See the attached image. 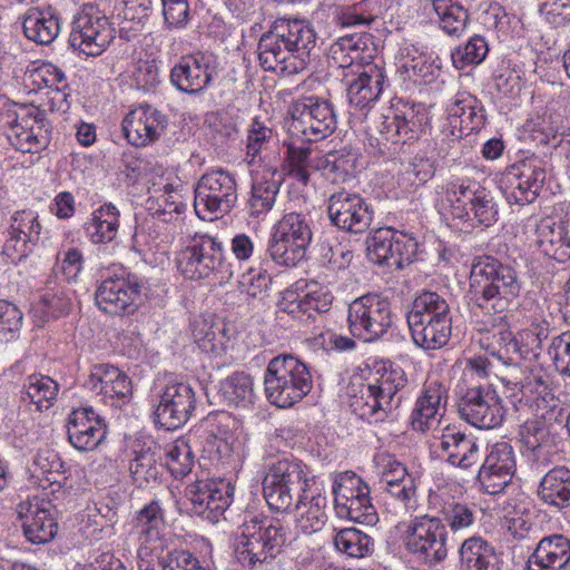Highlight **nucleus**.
<instances>
[{
    "instance_id": "473e14b6",
    "label": "nucleus",
    "mask_w": 570,
    "mask_h": 570,
    "mask_svg": "<svg viewBox=\"0 0 570 570\" xmlns=\"http://www.w3.org/2000/svg\"><path fill=\"white\" fill-rule=\"evenodd\" d=\"M283 180L284 174L275 167L268 166L262 170L252 184L247 200L250 217H258L273 208Z\"/></svg>"
},
{
    "instance_id": "39448f33",
    "label": "nucleus",
    "mask_w": 570,
    "mask_h": 570,
    "mask_svg": "<svg viewBox=\"0 0 570 570\" xmlns=\"http://www.w3.org/2000/svg\"><path fill=\"white\" fill-rule=\"evenodd\" d=\"M264 386L272 404L287 409L311 392L313 380L306 363L293 354H279L269 361L265 370Z\"/></svg>"
},
{
    "instance_id": "bf43d9fd",
    "label": "nucleus",
    "mask_w": 570,
    "mask_h": 570,
    "mask_svg": "<svg viewBox=\"0 0 570 570\" xmlns=\"http://www.w3.org/2000/svg\"><path fill=\"white\" fill-rule=\"evenodd\" d=\"M367 489L368 485L356 474L350 472L340 474L332 487L334 509L337 510L344 504H347V501L356 498L358 492Z\"/></svg>"
},
{
    "instance_id": "e433bc0d",
    "label": "nucleus",
    "mask_w": 570,
    "mask_h": 570,
    "mask_svg": "<svg viewBox=\"0 0 570 570\" xmlns=\"http://www.w3.org/2000/svg\"><path fill=\"white\" fill-rule=\"evenodd\" d=\"M407 384L405 372L401 367L384 368L383 373L371 384V391H374L377 401H380L381 412L387 416L390 412L397 409L402 402L399 392Z\"/></svg>"
},
{
    "instance_id": "f3484780",
    "label": "nucleus",
    "mask_w": 570,
    "mask_h": 570,
    "mask_svg": "<svg viewBox=\"0 0 570 570\" xmlns=\"http://www.w3.org/2000/svg\"><path fill=\"white\" fill-rule=\"evenodd\" d=\"M11 145L21 153H39L50 142V125L46 112L37 107H21L11 124Z\"/></svg>"
},
{
    "instance_id": "a211bd4d",
    "label": "nucleus",
    "mask_w": 570,
    "mask_h": 570,
    "mask_svg": "<svg viewBox=\"0 0 570 570\" xmlns=\"http://www.w3.org/2000/svg\"><path fill=\"white\" fill-rule=\"evenodd\" d=\"M327 216L337 228L361 234L368 229L373 220V210L358 194L342 190L328 198Z\"/></svg>"
},
{
    "instance_id": "69168bd1",
    "label": "nucleus",
    "mask_w": 570,
    "mask_h": 570,
    "mask_svg": "<svg viewBox=\"0 0 570 570\" xmlns=\"http://www.w3.org/2000/svg\"><path fill=\"white\" fill-rule=\"evenodd\" d=\"M557 371L570 376V331L554 336L548 347Z\"/></svg>"
},
{
    "instance_id": "0eeeda50",
    "label": "nucleus",
    "mask_w": 570,
    "mask_h": 570,
    "mask_svg": "<svg viewBox=\"0 0 570 570\" xmlns=\"http://www.w3.org/2000/svg\"><path fill=\"white\" fill-rule=\"evenodd\" d=\"M448 530L442 519L428 514L414 518L404 534V547L420 563L434 568L448 557Z\"/></svg>"
},
{
    "instance_id": "603ef678",
    "label": "nucleus",
    "mask_w": 570,
    "mask_h": 570,
    "mask_svg": "<svg viewBox=\"0 0 570 570\" xmlns=\"http://www.w3.org/2000/svg\"><path fill=\"white\" fill-rule=\"evenodd\" d=\"M335 512L340 518L367 525H373L379 520L376 510L371 502L370 488L358 492L356 498L347 501V504L338 508Z\"/></svg>"
},
{
    "instance_id": "1a4fd4ad",
    "label": "nucleus",
    "mask_w": 570,
    "mask_h": 570,
    "mask_svg": "<svg viewBox=\"0 0 570 570\" xmlns=\"http://www.w3.org/2000/svg\"><path fill=\"white\" fill-rule=\"evenodd\" d=\"M237 203V184L234 175L225 169L205 173L195 188L194 207L202 219L228 214Z\"/></svg>"
},
{
    "instance_id": "13d9d810",
    "label": "nucleus",
    "mask_w": 570,
    "mask_h": 570,
    "mask_svg": "<svg viewBox=\"0 0 570 570\" xmlns=\"http://www.w3.org/2000/svg\"><path fill=\"white\" fill-rule=\"evenodd\" d=\"M489 52L488 43L481 36L471 37L464 46H459L451 55L456 69H463L468 65L481 63Z\"/></svg>"
},
{
    "instance_id": "6e6d98bb",
    "label": "nucleus",
    "mask_w": 570,
    "mask_h": 570,
    "mask_svg": "<svg viewBox=\"0 0 570 570\" xmlns=\"http://www.w3.org/2000/svg\"><path fill=\"white\" fill-rule=\"evenodd\" d=\"M274 230L303 243L308 246L311 244L313 232L307 215L292 212L285 214L274 226Z\"/></svg>"
},
{
    "instance_id": "7c9ffc66",
    "label": "nucleus",
    "mask_w": 570,
    "mask_h": 570,
    "mask_svg": "<svg viewBox=\"0 0 570 570\" xmlns=\"http://www.w3.org/2000/svg\"><path fill=\"white\" fill-rule=\"evenodd\" d=\"M570 539L563 534L543 537L527 560V570H568Z\"/></svg>"
},
{
    "instance_id": "423d86ee",
    "label": "nucleus",
    "mask_w": 570,
    "mask_h": 570,
    "mask_svg": "<svg viewBox=\"0 0 570 570\" xmlns=\"http://www.w3.org/2000/svg\"><path fill=\"white\" fill-rule=\"evenodd\" d=\"M307 474L306 465L293 458L272 463L263 480V493L269 509L289 511L295 500L309 489Z\"/></svg>"
},
{
    "instance_id": "0e129e2a",
    "label": "nucleus",
    "mask_w": 570,
    "mask_h": 570,
    "mask_svg": "<svg viewBox=\"0 0 570 570\" xmlns=\"http://www.w3.org/2000/svg\"><path fill=\"white\" fill-rule=\"evenodd\" d=\"M161 570H208L188 550L173 549L159 559Z\"/></svg>"
},
{
    "instance_id": "2f4dec72",
    "label": "nucleus",
    "mask_w": 570,
    "mask_h": 570,
    "mask_svg": "<svg viewBox=\"0 0 570 570\" xmlns=\"http://www.w3.org/2000/svg\"><path fill=\"white\" fill-rule=\"evenodd\" d=\"M537 245L540 252L558 263L570 259V215L564 220L542 219L537 227Z\"/></svg>"
},
{
    "instance_id": "f8f14e48",
    "label": "nucleus",
    "mask_w": 570,
    "mask_h": 570,
    "mask_svg": "<svg viewBox=\"0 0 570 570\" xmlns=\"http://www.w3.org/2000/svg\"><path fill=\"white\" fill-rule=\"evenodd\" d=\"M116 30L108 18L94 6L85 7L72 23L69 45L87 56L100 55L115 38Z\"/></svg>"
},
{
    "instance_id": "c9c22d12",
    "label": "nucleus",
    "mask_w": 570,
    "mask_h": 570,
    "mask_svg": "<svg viewBox=\"0 0 570 570\" xmlns=\"http://www.w3.org/2000/svg\"><path fill=\"white\" fill-rule=\"evenodd\" d=\"M164 527L165 515L157 500H153L136 513L132 530L137 537L140 552L160 540Z\"/></svg>"
},
{
    "instance_id": "680f3d73",
    "label": "nucleus",
    "mask_w": 570,
    "mask_h": 570,
    "mask_svg": "<svg viewBox=\"0 0 570 570\" xmlns=\"http://www.w3.org/2000/svg\"><path fill=\"white\" fill-rule=\"evenodd\" d=\"M441 513L443 522L453 532L470 528L475 522V507L462 502H449L443 505Z\"/></svg>"
},
{
    "instance_id": "c03bdc74",
    "label": "nucleus",
    "mask_w": 570,
    "mask_h": 570,
    "mask_svg": "<svg viewBox=\"0 0 570 570\" xmlns=\"http://www.w3.org/2000/svg\"><path fill=\"white\" fill-rule=\"evenodd\" d=\"M307 246L273 229L267 254L279 266L293 267L305 258Z\"/></svg>"
},
{
    "instance_id": "20e7f679",
    "label": "nucleus",
    "mask_w": 570,
    "mask_h": 570,
    "mask_svg": "<svg viewBox=\"0 0 570 570\" xmlns=\"http://www.w3.org/2000/svg\"><path fill=\"white\" fill-rule=\"evenodd\" d=\"M287 546V532L278 518L253 517L240 527L236 553L249 570H263L274 563Z\"/></svg>"
},
{
    "instance_id": "6ab92c4d",
    "label": "nucleus",
    "mask_w": 570,
    "mask_h": 570,
    "mask_svg": "<svg viewBox=\"0 0 570 570\" xmlns=\"http://www.w3.org/2000/svg\"><path fill=\"white\" fill-rule=\"evenodd\" d=\"M515 472V459L509 442H498L485 456L478 472V481L483 492L494 495L501 493L511 482Z\"/></svg>"
},
{
    "instance_id": "864d4df0",
    "label": "nucleus",
    "mask_w": 570,
    "mask_h": 570,
    "mask_svg": "<svg viewBox=\"0 0 570 570\" xmlns=\"http://www.w3.org/2000/svg\"><path fill=\"white\" fill-rule=\"evenodd\" d=\"M219 393L229 404H245L253 395V380L245 372H235L222 381Z\"/></svg>"
},
{
    "instance_id": "c756f323",
    "label": "nucleus",
    "mask_w": 570,
    "mask_h": 570,
    "mask_svg": "<svg viewBox=\"0 0 570 570\" xmlns=\"http://www.w3.org/2000/svg\"><path fill=\"white\" fill-rule=\"evenodd\" d=\"M446 403L448 390L442 383L425 384L411 413L413 430L424 433L439 423L444 415Z\"/></svg>"
},
{
    "instance_id": "09e8293b",
    "label": "nucleus",
    "mask_w": 570,
    "mask_h": 570,
    "mask_svg": "<svg viewBox=\"0 0 570 570\" xmlns=\"http://www.w3.org/2000/svg\"><path fill=\"white\" fill-rule=\"evenodd\" d=\"M552 423L543 415L527 420L519 428V438L522 445L533 454L542 448L550 446Z\"/></svg>"
},
{
    "instance_id": "3c124183",
    "label": "nucleus",
    "mask_w": 570,
    "mask_h": 570,
    "mask_svg": "<svg viewBox=\"0 0 570 570\" xmlns=\"http://www.w3.org/2000/svg\"><path fill=\"white\" fill-rule=\"evenodd\" d=\"M368 40V36L358 33L340 37L331 47L333 59L338 61L342 68L363 60L362 52L366 49Z\"/></svg>"
},
{
    "instance_id": "de8ad7c7",
    "label": "nucleus",
    "mask_w": 570,
    "mask_h": 570,
    "mask_svg": "<svg viewBox=\"0 0 570 570\" xmlns=\"http://www.w3.org/2000/svg\"><path fill=\"white\" fill-rule=\"evenodd\" d=\"M441 29L450 36H460L469 22L468 10L454 0H433Z\"/></svg>"
},
{
    "instance_id": "774afa93",
    "label": "nucleus",
    "mask_w": 570,
    "mask_h": 570,
    "mask_svg": "<svg viewBox=\"0 0 570 570\" xmlns=\"http://www.w3.org/2000/svg\"><path fill=\"white\" fill-rule=\"evenodd\" d=\"M517 336L508 328L500 330L493 335L492 355L505 365L515 364Z\"/></svg>"
},
{
    "instance_id": "4d7b16f0",
    "label": "nucleus",
    "mask_w": 570,
    "mask_h": 570,
    "mask_svg": "<svg viewBox=\"0 0 570 570\" xmlns=\"http://www.w3.org/2000/svg\"><path fill=\"white\" fill-rule=\"evenodd\" d=\"M311 148L288 146L286 160L288 163L287 175L295 178L303 185H307L311 177V169H315L316 159L311 158Z\"/></svg>"
},
{
    "instance_id": "49530a36",
    "label": "nucleus",
    "mask_w": 570,
    "mask_h": 570,
    "mask_svg": "<svg viewBox=\"0 0 570 570\" xmlns=\"http://www.w3.org/2000/svg\"><path fill=\"white\" fill-rule=\"evenodd\" d=\"M59 385L51 377L46 375H31L24 384V391L21 392V400H29L42 411L49 409L57 397Z\"/></svg>"
},
{
    "instance_id": "cd10ccee",
    "label": "nucleus",
    "mask_w": 570,
    "mask_h": 570,
    "mask_svg": "<svg viewBox=\"0 0 570 570\" xmlns=\"http://www.w3.org/2000/svg\"><path fill=\"white\" fill-rule=\"evenodd\" d=\"M212 58L204 53L180 58L170 71L171 83L181 92L198 95L213 81Z\"/></svg>"
},
{
    "instance_id": "4c0bfd02",
    "label": "nucleus",
    "mask_w": 570,
    "mask_h": 570,
    "mask_svg": "<svg viewBox=\"0 0 570 570\" xmlns=\"http://www.w3.org/2000/svg\"><path fill=\"white\" fill-rule=\"evenodd\" d=\"M538 494L541 500L559 510L570 507V470L554 466L542 478Z\"/></svg>"
},
{
    "instance_id": "c85d7f7f",
    "label": "nucleus",
    "mask_w": 570,
    "mask_h": 570,
    "mask_svg": "<svg viewBox=\"0 0 570 570\" xmlns=\"http://www.w3.org/2000/svg\"><path fill=\"white\" fill-rule=\"evenodd\" d=\"M41 225L32 210L17 212L11 218L9 238L3 246V254L12 261L27 257L40 239Z\"/></svg>"
},
{
    "instance_id": "f03ea898",
    "label": "nucleus",
    "mask_w": 570,
    "mask_h": 570,
    "mask_svg": "<svg viewBox=\"0 0 570 570\" xmlns=\"http://www.w3.org/2000/svg\"><path fill=\"white\" fill-rule=\"evenodd\" d=\"M469 281L468 304L484 315H499L501 320L522 289L518 272L489 255L473 259Z\"/></svg>"
},
{
    "instance_id": "f704fd0d",
    "label": "nucleus",
    "mask_w": 570,
    "mask_h": 570,
    "mask_svg": "<svg viewBox=\"0 0 570 570\" xmlns=\"http://www.w3.org/2000/svg\"><path fill=\"white\" fill-rule=\"evenodd\" d=\"M22 27L24 36L38 45L51 43L60 32L59 17L51 6L29 8L23 14Z\"/></svg>"
},
{
    "instance_id": "aec40b11",
    "label": "nucleus",
    "mask_w": 570,
    "mask_h": 570,
    "mask_svg": "<svg viewBox=\"0 0 570 570\" xmlns=\"http://www.w3.org/2000/svg\"><path fill=\"white\" fill-rule=\"evenodd\" d=\"M448 124L443 128L444 136L454 141L479 131L485 124V111L481 101L471 94H458L448 106Z\"/></svg>"
},
{
    "instance_id": "37998d69",
    "label": "nucleus",
    "mask_w": 570,
    "mask_h": 570,
    "mask_svg": "<svg viewBox=\"0 0 570 570\" xmlns=\"http://www.w3.org/2000/svg\"><path fill=\"white\" fill-rule=\"evenodd\" d=\"M357 155L352 150L341 149L317 158L315 169L334 184L344 183L354 176Z\"/></svg>"
},
{
    "instance_id": "bb28decb",
    "label": "nucleus",
    "mask_w": 570,
    "mask_h": 570,
    "mask_svg": "<svg viewBox=\"0 0 570 570\" xmlns=\"http://www.w3.org/2000/svg\"><path fill=\"white\" fill-rule=\"evenodd\" d=\"M440 450L448 464L461 470L476 466L482 456L478 439L454 425L442 430Z\"/></svg>"
},
{
    "instance_id": "6e6552de",
    "label": "nucleus",
    "mask_w": 570,
    "mask_h": 570,
    "mask_svg": "<svg viewBox=\"0 0 570 570\" xmlns=\"http://www.w3.org/2000/svg\"><path fill=\"white\" fill-rule=\"evenodd\" d=\"M288 131L303 141H320L336 129V115L331 101L315 97H304L294 101L289 109Z\"/></svg>"
},
{
    "instance_id": "a19ab883",
    "label": "nucleus",
    "mask_w": 570,
    "mask_h": 570,
    "mask_svg": "<svg viewBox=\"0 0 570 570\" xmlns=\"http://www.w3.org/2000/svg\"><path fill=\"white\" fill-rule=\"evenodd\" d=\"M160 459L161 452L157 446L141 448L134 452V458L129 464V472L132 482L138 488H145L158 481L163 472Z\"/></svg>"
},
{
    "instance_id": "ea45409f",
    "label": "nucleus",
    "mask_w": 570,
    "mask_h": 570,
    "mask_svg": "<svg viewBox=\"0 0 570 570\" xmlns=\"http://www.w3.org/2000/svg\"><path fill=\"white\" fill-rule=\"evenodd\" d=\"M297 515V527L307 534L320 531L327 521V498L317 493L309 499L301 495L293 504Z\"/></svg>"
},
{
    "instance_id": "4468645a",
    "label": "nucleus",
    "mask_w": 570,
    "mask_h": 570,
    "mask_svg": "<svg viewBox=\"0 0 570 570\" xmlns=\"http://www.w3.org/2000/svg\"><path fill=\"white\" fill-rule=\"evenodd\" d=\"M458 413L478 429H494L504 417L501 399L490 386L469 387L459 399Z\"/></svg>"
},
{
    "instance_id": "ddd939ff",
    "label": "nucleus",
    "mask_w": 570,
    "mask_h": 570,
    "mask_svg": "<svg viewBox=\"0 0 570 570\" xmlns=\"http://www.w3.org/2000/svg\"><path fill=\"white\" fill-rule=\"evenodd\" d=\"M451 214L464 222L475 219L485 227L499 219V204L494 195L478 183L453 185Z\"/></svg>"
},
{
    "instance_id": "9b49d317",
    "label": "nucleus",
    "mask_w": 570,
    "mask_h": 570,
    "mask_svg": "<svg viewBox=\"0 0 570 570\" xmlns=\"http://www.w3.org/2000/svg\"><path fill=\"white\" fill-rule=\"evenodd\" d=\"M177 267L189 279L206 278L214 273L222 278L232 276L229 264H226L223 245L209 235H196L189 245L177 257Z\"/></svg>"
},
{
    "instance_id": "72a5a7b5",
    "label": "nucleus",
    "mask_w": 570,
    "mask_h": 570,
    "mask_svg": "<svg viewBox=\"0 0 570 570\" xmlns=\"http://www.w3.org/2000/svg\"><path fill=\"white\" fill-rule=\"evenodd\" d=\"M385 75L376 65H367L347 87V98L352 106L364 109L376 101L382 94Z\"/></svg>"
},
{
    "instance_id": "79ce46f5",
    "label": "nucleus",
    "mask_w": 570,
    "mask_h": 570,
    "mask_svg": "<svg viewBox=\"0 0 570 570\" xmlns=\"http://www.w3.org/2000/svg\"><path fill=\"white\" fill-rule=\"evenodd\" d=\"M119 210L109 203L100 206L91 214L89 222L85 224V232L92 244H107L112 242L118 234Z\"/></svg>"
},
{
    "instance_id": "2eb2a0df",
    "label": "nucleus",
    "mask_w": 570,
    "mask_h": 570,
    "mask_svg": "<svg viewBox=\"0 0 570 570\" xmlns=\"http://www.w3.org/2000/svg\"><path fill=\"white\" fill-rule=\"evenodd\" d=\"M196 405V394L190 384L169 382L159 394V403L154 411L155 423L168 431L177 430L188 422Z\"/></svg>"
},
{
    "instance_id": "7ed1b4c3",
    "label": "nucleus",
    "mask_w": 570,
    "mask_h": 570,
    "mask_svg": "<svg viewBox=\"0 0 570 570\" xmlns=\"http://www.w3.org/2000/svg\"><path fill=\"white\" fill-rule=\"evenodd\" d=\"M406 321L414 344L423 350H439L452 334V314L446 297L423 289L411 303Z\"/></svg>"
},
{
    "instance_id": "a878e982",
    "label": "nucleus",
    "mask_w": 570,
    "mask_h": 570,
    "mask_svg": "<svg viewBox=\"0 0 570 570\" xmlns=\"http://www.w3.org/2000/svg\"><path fill=\"white\" fill-rule=\"evenodd\" d=\"M86 386L96 390L106 404L121 407L132 396L131 381L126 373L110 364H96L91 367Z\"/></svg>"
},
{
    "instance_id": "338daca9",
    "label": "nucleus",
    "mask_w": 570,
    "mask_h": 570,
    "mask_svg": "<svg viewBox=\"0 0 570 570\" xmlns=\"http://www.w3.org/2000/svg\"><path fill=\"white\" fill-rule=\"evenodd\" d=\"M21 323V311L10 302L0 301V342L9 341L20 330Z\"/></svg>"
},
{
    "instance_id": "8fccbe9b",
    "label": "nucleus",
    "mask_w": 570,
    "mask_h": 570,
    "mask_svg": "<svg viewBox=\"0 0 570 570\" xmlns=\"http://www.w3.org/2000/svg\"><path fill=\"white\" fill-rule=\"evenodd\" d=\"M334 546L351 558H364L373 552L374 541L355 528H344L336 532Z\"/></svg>"
},
{
    "instance_id": "f257e3e1",
    "label": "nucleus",
    "mask_w": 570,
    "mask_h": 570,
    "mask_svg": "<svg viewBox=\"0 0 570 570\" xmlns=\"http://www.w3.org/2000/svg\"><path fill=\"white\" fill-rule=\"evenodd\" d=\"M315 45L316 33L308 21L278 18L259 38V65L265 71L298 73L307 67Z\"/></svg>"
},
{
    "instance_id": "58836bf2",
    "label": "nucleus",
    "mask_w": 570,
    "mask_h": 570,
    "mask_svg": "<svg viewBox=\"0 0 570 570\" xmlns=\"http://www.w3.org/2000/svg\"><path fill=\"white\" fill-rule=\"evenodd\" d=\"M459 553L465 570H500V560L494 547L481 537L465 539Z\"/></svg>"
},
{
    "instance_id": "dca6fc26",
    "label": "nucleus",
    "mask_w": 570,
    "mask_h": 570,
    "mask_svg": "<svg viewBox=\"0 0 570 570\" xmlns=\"http://www.w3.org/2000/svg\"><path fill=\"white\" fill-rule=\"evenodd\" d=\"M546 178V161L537 156L509 166L503 174L504 181L511 188L510 197L520 205L531 204L538 198Z\"/></svg>"
},
{
    "instance_id": "4be33fe9",
    "label": "nucleus",
    "mask_w": 570,
    "mask_h": 570,
    "mask_svg": "<svg viewBox=\"0 0 570 570\" xmlns=\"http://www.w3.org/2000/svg\"><path fill=\"white\" fill-rule=\"evenodd\" d=\"M185 497L190 513L203 515L212 522L218 520L232 501L229 484L224 481H198L187 487Z\"/></svg>"
},
{
    "instance_id": "412c9836",
    "label": "nucleus",
    "mask_w": 570,
    "mask_h": 570,
    "mask_svg": "<svg viewBox=\"0 0 570 570\" xmlns=\"http://www.w3.org/2000/svg\"><path fill=\"white\" fill-rule=\"evenodd\" d=\"M167 125L168 118L165 114L145 104L128 112L121 127L130 145L145 147L158 140Z\"/></svg>"
},
{
    "instance_id": "e2e57ef3",
    "label": "nucleus",
    "mask_w": 570,
    "mask_h": 570,
    "mask_svg": "<svg viewBox=\"0 0 570 570\" xmlns=\"http://www.w3.org/2000/svg\"><path fill=\"white\" fill-rule=\"evenodd\" d=\"M394 234V229L386 227L379 228L367 236V256L373 263L385 266L389 258V252L393 245Z\"/></svg>"
},
{
    "instance_id": "5701e85b",
    "label": "nucleus",
    "mask_w": 570,
    "mask_h": 570,
    "mask_svg": "<svg viewBox=\"0 0 570 570\" xmlns=\"http://www.w3.org/2000/svg\"><path fill=\"white\" fill-rule=\"evenodd\" d=\"M16 512L22 522L23 533L31 543H47L57 534L58 523L50 511L49 501L33 497L20 502Z\"/></svg>"
},
{
    "instance_id": "393cba45",
    "label": "nucleus",
    "mask_w": 570,
    "mask_h": 570,
    "mask_svg": "<svg viewBox=\"0 0 570 570\" xmlns=\"http://www.w3.org/2000/svg\"><path fill=\"white\" fill-rule=\"evenodd\" d=\"M67 433L70 444L78 451H92L106 438L107 425L91 406L75 409L68 416Z\"/></svg>"
},
{
    "instance_id": "052dcab7",
    "label": "nucleus",
    "mask_w": 570,
    "mask_h": 570,
    "mask_svg": "<svg viewBox=\"0 0 570 570\" xmlns=\"http://www.w3.org/2000/svg\"><path fill=\"white\" fill-rule=\"evenodd\" d=\"M43 314L48 317L58 318L69 313L71 308V299L66 291L57 284H49L39 298Z\"/></svg>"
},
{
    "instance_id": "9d476101",
    "label": "nucleus",
    "mask_w": 570,
    "mask_h": 570,
    "mask_svg": "<svg viewBox=\"0 0 570 570\" xmlns=\"http://www.w3.org/2000/svg\"><path fill=\"white\" fill-rule=\"evenodd\" d=\"M347 322L353 336L373 342L389 332L394 323V316L391 304L385 298L366 294L348 305Z\"/></svg>"
},
{
    "instance_id": "5fc2aeb1",
    "label": "nucleus",
    "mask_w": 570,
    "mask_h": 570,
    "mask_svg": "<svg viewBox=\"0 0 570 570\" xmlns=\"http://www.w3.org/2000/svg\"><path fill=\"white\" fill-rule=\"evenodd\" d=\"M417 246L414 237L395 230L393 245L389 252L385 266L395 267L396 269H403L405 266H409L416 259Z\"/></svg>"
},
{
    "instance_id": "a18cd8bd",
    "label": "nucleus",
    "mask_w": 570,
    "mask_h": 570,
    "mask_svg": "<svg viewBox=\"0 0 570 570\" xmlns=\"http://www.w3.org/2000/svg\"><path fill=\"white\" fill-rule=\"evenodd\" d=\"M33 81L50 89V110L61 109L67 100L63 89L67 87L66 76L61 69L52 63H42L33 70Z\"/></svg>"
},
{
    "instance_id": "b1692460",
    "label": "nucleus",
    "mask_w": 570,
    "mask_h": 570,
    "mask_svg": "<svg viewBox=\"0 0 570 570\" xmlns=\"http://www.w3.org/2000/svg\"><path fill=\"white\" fill-rule=\"evenodd\" d=\"M140 284L136 278L109 277L98 286L95 301L97 306L108 314L130 313L137 307V298L140 295Z\"/></svg>"
}]
</instances>
